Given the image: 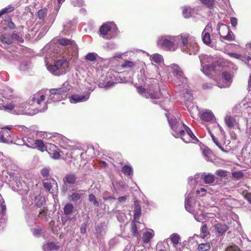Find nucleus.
Segmentation results:
<instances>
[{
  "label": "nucleus",
  "instance_id": "f257e3e1",
  "mask_svg": "<svg viewBox=\"0 0 251 251\" xmlns=\"http://www.w3.org/2000/svg\"><path fill=\"white\" fill-rule=\"evenodd\" d=\"M177 49L189 55H195L199 50V47L195 37L188 33H182L177 35Z\"/></svg>",
  "mask_w": 251,
  "mask_h": 251
},
{
  "label": "nucleus",
  "instance_id": "f03ea898",
  "mask_svg": "<svg viewBox=\"0 0 251 251\" xmlns=\"http://www.w3.org/2000/svg\"><path fill=\"white\" fill-rule=\"evenodd\" d=\"M185 208L188 212L194 216L195 220L198 222H202L205 220L203 206L192 198L191 193H189L186 197Z\"/></svg>",
  "mask_w": 251,
  "mask_h": 251
},
{
  "label": "nucleus",
  "instance_id": "7ed1b4c3",
  "mask_svg": "<svg viewBox=\"0 0 251 251\" xmlns=\"http://www.w3.org/2000/svg\"><path fill=\"white\" fill-rule=\"evenodd\" d=\"M166 116L172 129V134L175 138H181L183 141L188 142V141L185 138V132L184 128L185 125L180 121L178 114L176 117L172 114H166Z\"/></svg>",
  "mask_w": 251,
  "mask_h": 251
},
{
  "label": "nucleus",
  "instance_id": "20e7f679",
  "mask_svg": "<svg viewBox=\"0 0 251 251\" xmlns=\"http://www.w3.org/2000/svg\"><path fill=\"white\" fill-rule=\"evenodd\" d=\"M70 85L64 83L61 87L50 89L47 102L59 101L65 99L67 97L68 92L70 89Z\"/></svg>",
  "mask_w": 251,
  "mask_h": 251
},
{
  "label": "nucleus",
  "instance_id": "39448f33",
  "mask_svg": "<svg viewBox=\"0 0 251 251\" xmlns=\"http://www.w3.org/2000/svg\"><path fill=\"white\" fill-rule=\"evenodd\" d=\"M177 35H166L159 37L157 41V46L166 50L175 51L177 49Z\"/></svg>",
  "mask_w": 251,
  "mask_h": 251
},
{
  "label": "nucleus",
  "instance_id": "423d86ee",
  "mask_svg": "<svg viewBox=\"0 0 251 251\" xmlns=\"http://www.w3.org/2000/svg\"><path fill=\"white\" fill-rule=\"evenodd\" d=\"M69 68V62L66 58L56 61L53 65H47L48 70L55 75H60L66 74Z\"/></svg>",
  "mask_w": 251,
  "mask_h": 251
},
{
  "label": "nucleus",
  "instance_id": "0eeeda50",
  "mask_svg": "<svg viewBox=\"0 0 251 251\" xmlns=\"http://www.w3.org/2000/svg\"><path fill=\"white\" fill-rule=\"evenodd\" d=\"M62 140V142L60 143V146L64 150L60 151L59 152L57 151H54L51 156L53 159H59L60 157V152L63 154H65L68 157H72V151L75 149V147L69 144V143H71V142L66 138L63 137Z\"/></svg>",
  "mask_w": 251,
  "mask_h": 251
},
{
  "label": "nucleus",
  "instance_id": "6e6552de",
  "mask_svg": "<svg viewBox=\"0 0 251 251\" xmlns=\"http://www.w3.org/2000/svg\"><path fill=\"white\" fill-rule=\"evenodd\" d=\"M100 32L102 37L110 39L118 33V28L113 22H107L100 27Z\"/></svg>",
  "mask_w": 251,
  "mask_h": 251
},
{
  "label": "nucleus",
  "instance_id": "1a4fd4ad",
  "mask_svg": "<svg viewBox=\"0 0 251 251\" xmlns=\"http://www.w3.org/2000/svg\"><path fill=\"white\" fill-rule=\"evenodd\" d=\"M182 94L185 100H186V102L185 103L186 106L189 111L191 116L193 118H194L196 114L197 113H199V111L198 109V107L193 103H191L193 100V97L192 95L191 91L188 89H185L183 90Z\"/></svg>",
  "mask_w": 251,
  "mask_h": 251
},
{
  "label": "nucleus",
  "instance_id": "9d476101",
  "mask_svg": "<svg viewBox=\"0 0 251 251\" xmlns=\"http://www.w3.org/2000/svg\"><path fill=\"white\" fill-rule=\"evenodd\" d=\"M23 141L24 144L28 148L37 149L42 152L46 150L47 147L42 140L34 139L29 136L24 138Z\"/></svg>",
  "mask_w": 251,
  "mask_h": 251
},
{
  "label": "nucleus",
  "instance_id": "9b49d317",
  "mask_svg": "<svg viewBox=\"0 0 251 251\" xmlns=\"http://www.w3.org/2000/svg\"><path fill=\"white\" fill-rule=\"evenodd\" d=\"M169 70L175 77V81L178 85L185 84L187 82V78L181 68L176 64H172L169 66Z\"/></svg>",
  "mask_w": 251,
  "mask_h": 251
},
{
  "label": "nucleus",
  "instance_id": "f8f14e48",
  "mask_svg": "<svg viewBox=\"0 0 251 251\" xmlns=\"http://www.w3.org/2000/svg\"><path fill=\"white\" fill-rule=\"evenodd\" d=\"M202 71L206 75H209L213 70L214 58L211 55H202L200 56Z\"/></svg>",
  "mask_w": 251,
  "mask_h": 251
},
{
  "label": "nucleus",
  "instance_id": "ddd939ff",
  "mask_svg": "<svg viewBox=\"0 0 251 251\" xmlns=\"http://www.w3.org/2000/svg\"><path fill=\"white\" fill-rule=\"evenodd\" d=\"M203 178L206 184H211L215 181V176L213 175L208 174L204 175V174H196L194 177L191 176L189 178L188 183L191 186H195L199 182V178Z\"/></svg>",
  "mask_w": 251,
  "mask_h": 251
},
{
  "label": "nucleus",
  "instance_id": "4468645a",
  "mask_svg": "<svg viewBox=\"0 0 251 251\" xmlns=\"http://www.w3.org/2000/svg\"><path fill=\"white\" fill-rule=\"evenodd\" d=\"M156 91L152 88H150V90L147 91L144 88L138 87H137V91L140 95L147 98H151L155 100L162 99L161 94L160 92H157L158 87L156 86Z\"/></svg>",
  "mask_w": 251,
  "mask_h": 251
},
{
  "label": "nucleus",
  "instance_id": "2eb2a0df",
  "mask_svg": "<svg viewBox=\"0 0 251 251\" xmlns=\"http://www.w3.org/2000/svg\"><path fill=\"white\" fill-rule=\"evenodd\" d=\"M45 98V95L44 91L38 92L36 94L32 95L29 99V102L33 103H36L38 105L41 104L42 102L43 104L42 108L39 107L38 111L40 112H44L47 109V105L46 102H44Z\"/></svg>",
  "mask_w": 251,
  "mask_h": 251
},
{
  "label": "nucleus",
  "instance_id": "dca6fc26",
  "mask_svg": "<svg viewBox=\"0 0 251 251\" xmlns=\"http://www.w3.org/2000/svg\"><path fill=\"white\" fill-rule=\"evenodd\" d=\"M218 30L221 37L224 40L228 41L234 40V36L227 25L223 24L219 25Z\"/></svg>",
  "mask_w": 251,
  "mask_h": 251
},
{
  "label": "nucleus",
  "instance_id": "f3484780",
  "mask_svg": "<svg viewBox=\"0 0 251 251\" xmlns=\"http://www.w3.org/2000/svg\"><path fill=\"white\" fill-rule=\"evenodd\" d=\"M63 190L65 191L68 190V186L75 184L78 182V178L73 173L67 174L63 178Z\"/></svg>",
  "mask_w": 251,
  "mask_h": 251
},
{
  "label": "nucleus",
  "instance_id": "a211bd4d",
  "mask_svg": "<svg viewBox=\"0 0 251 251\" xmlns=\"http://www.w3.org/2000/svg\"><path fill=\"white\" fill-rule=\"evenodd\" d=\"M212 31V27L211 24L209 23L203 29L201 34L202 41L206 45H209L211 44L210 33Z\"/></svg>",
  "mask_w": 251,
  "mask_h": 251
},
{
  "label": "nucleus",
  "instance_id": "6ab92c4d",
  "mask_svg": "<svg viewBox=\"0 0 251 251\" xmlns=\"http://www.w3.org/2000/svg\"><path fill=\"white\" fill-rule=\"evenodd\" d=\"M232 75L229 72H224L222 73V78L225 80L226 82H224L223 84L218 82V86L221 88L229 87L232 83Z\"/></svg>",
  "mask_w": 251,
  "mask_h": 251
},
{
  "label": "nucleus",
  "instance_id": "aec40b11",
  "mask_svg": "<svg viewBox=\"0 0 251 251\" xmlns=\"http://www.w3.org/2000/svg\"><path fill=\"white\" fill-rule=\"evenodd\" d=\"M90 93L88 92L84 94H74L70 98V102L76 103L87 101L90 97Z\"/></svg>",
  "mask_w": 251,
  "mask_h": 251
},
{
  "label": "nucleus",
  "instance_id": "412c9836",
  "mask_svg": "<svg viewBox=\"0 0 251 251\" xmlns=\"http://www.w3.org/2000/svg\"><path fill=\"white\" fill-rule=\"evenodd\" d=\"M200 118L202 121L207 122H212L215 119L212 112L208 109H205L201 112Z\"/></svg>",
  "mask_w": 251,
  "mask_h": 251
},
{
  "label": "nucleus",
  "instance_id": "4be33fe9",
  "mask_svg": "<svg viewBox=\"0 0 251 251\" xmlns=\"http://www.w3.org/2000/svg\"><path fill=\"white\" fill-rule=\"evenodd\" d=\"M184 131L185 132V139L187 141H189L188 142L183 141L185 143H188L191 142V140H198L197 138L195 136V135L193 134L191 130L187 126L185 125L184 128Z\"/></svg>",
  "mask_w": 251,
  "mask_h": 251
},
{
  "label": "nucleus",
  "instance_id": "5701e85b",
  "mask_svg": "<svg viewBox=\"0 0 251 251\" xmlns=\"http://www.w3.org/2000/svg\"><path fill=\"white\" fill-rule=\"evenodd\" d=\"M57 42L58 44L62 46H67L70 45L74 49L76 48V45L74 41L67 38H61L58 39Z\"/></svg>",
  "mask_w": 251,
  "mask_h": 251
},
{
  "label": "nucleus",
  "instance_id": "b1692460",
  "mask_svg": "<svg viewBox=\"0 0 251 251\" xmlns=\"http://www.w3.org/2000/svg\"><path fill=\"white\" fill-rule=\"evenodd\" d=\"M20 107L19 103L11 101L5 104L3 110L7 112H11L15 108Z\"/></svg>",
  "mask_w": 251,
  "mask_h": 251
},
{
  "label": "nucleus",
  "instance_id": "393cba45",
  "mask_svg": "<svg viewBox=\"0 0 251 251\" xmlns=\"http://www.w3.org/2000/svg\"><path fill=\"white\" fill-rule=\"evenodd\" d=\"M214 228L219 235H222L227 230L228 227L225 224L218 223L214 225Z\"/></svg>",
  "mask_w": 251,
  "mask_h": 251
},
{
  "label": "nucleus",
  "instance_id": "a878e982",
  "mask_svg": "<svg viewBox=\"0 0 251 251\" xmlns=\"http://www.w3.org/2000/svg\"><path fill=\"white\" fill-rule=\"evenodd\" d=\"M3 97L7 99H12L16 97V94L14 90L9 87H7L3 91Z\"/></svg>",
  "mask_w": 251,
  "mask_h": 251
},
{
  "label": "nucleus",
  "instance_id": "bb28decb",
  "mask_svg": "<svg viewBox=\"0 0 251 251\" xmlns=\"http://www.w3.org/2000/svg\"><path fill=\"white\" fill-rule=\"evenodd\" d=\"M0 41L7 45H11L13 43L12 36L11 34L3 33L0 36Z\"/></svg>",
  "mask_w": 251,
  "mask_h": 251
},
{
  "label": "nucleus",
  "instance_id": "cd10ccee",
  "mask_svg": "<svg viewBox=\"0 0 251 251\" xmlns=\"http://www.w3.org/2000/svg\"><path fill=\"white\" fill-rule=\"evenodd\" d=\"M141 214V208L139 201H135L134 204V218L137 220Z\"/></svg>",
  "mask_w": 251,
  "mask_h": 251
},
{
  "label": "nucleus",
  "instance_id": "c85d7f7f",
  "mask_svg": "<svg viewBox=\"0 0 251 251\" xmlns=\"http://www.w3.org/2000/svg\"><path fill=\"white\" fill-rule=\"evenodd\" d=\"M154 231L152 229H150L149 231L145 232L143 235L142 239L145 243H149L151 239L154 236Z\"/></svg>",
  "mask_w": 251,
  "mask_h": 251
},
{
  "label": "nucleus",
  "instance_id": "c756f323",
  "mask_svg": "<svg viewBox=\"0 0 251 251\" xmlns=\"http://www.w3.org/2000/svg\"><path fill=\"white\" fill-rule=\"evenodd\" d=\"M60 246L58 244H55L53 242H49L47 244L43 246V248L45 251L48 250H58L59 249Z\"/></svg>",
  "mask_w": 251,
  "mask_h": 251
},
{
  "label": "nucleus",
  "instance_id": "7c9ffc66",
  "mask_svg": "<svg viewBox=\"0 0 251 251\" xmlns=\"http://www.w3.org/2000/svg\"><path fill=\"white\" fill-rule=\"evenodd\" d=\"M52 183L48 181H45L43 182L44 187L50 193H54V191L52 189L53 185H55L57 187V183L54 180H52Z\"/></svg>",
  "mask_w": 251,
  "mask_h": 251
},
{
  "label": "nucleus",
  "instance_id": "2f4dec72",
  "mask_svg": "<svg viewBox=\"0 0 251 251\" xmlns=\"http://www.w3.org/2000/svg\"><path fill=\"white\" fill-rule=\"evenodd\" d=\"M225 122L226 125L229 127H232L237 124L235 119L230 116L225 117Z\"/></svg>",
  "mask_w": 251,
  "mask_h": 251
},
{
  "label": "nucleus",
  "instance_id": "473e14b6",
  "mask_svg": "<svg viewBox=\"0 0 251 251\" xmlns=\"http://www.w3.org/2000/svg\"><path fill=\"white\" fill-rule=\"evenodd\" d=\"M122 172L125 175L130 176L133 175V170L131 166L125 165L122 168Z\"/></svg>",
  "mask_w": 251,
  "mask_h": 251
},
{
  "label": "nucleus",
  "instance_id": "72a5a7b5",
  "mask_svg": "<svg viewBox=\"0 0 251 251\" xmlns=\"http://www.w3.org/2000/svg\"><path fill=\"white\" fill-rule=\"evenodd\" d=\"M83 196V194L74 192L70 195L69 199L73 202H77Z\"/></svg>",
  "mask_w": 251,
  "mask_h": 251
},
{
  "label": "nucleus",
  "instance_id": "f704fd0d",
  "mask_svg": "<svg viewBox=\"0 0 251 251\" xmlns=\"http://www.w3.org/2000/svg\"><path fill=\"white\" fill-rule=\"evenodd\" d=\"M74 206L71 203H67L64 207V213L66 215H69L72 213Z\"/></svg>",
  "mask_w": 251,
  "mask_h": 251
},
{
  "label": "nucleus",
  "instance_id": "c9c22d12",
  "mask_svg": "<svg viewBox=\"0 0 251 251\" xmlns=\"http://www.w3.org/2000/svg\"><path fill=\"white\" fill-rule=\"evenodd\" d=\"M98 57V55L96 53L89 52L85 55V59L87 61L93 62L96 60Z\"/></svg>",
  "mask_w": 251,
  "mask_h": 251
},
{
  "label": "nucleus",
  "instance_id": "e433bc0d",
  "mask_svg": "<svg viewBox=\"0 0 251 251\" xmlns=\"http://www.w3.org/2000/svg\"><path fill=\"white\" fill-rule=\"evenodd\" d=\"M150 59L155 63H159L163 60L162 55L158 53H155L151 56Z\"/></svg>",
  "mask_w": 251,
  "mask_h": 251
},
{
  "label": "nucleus",
  "instance_id": "4c0bfd02",
  "mask_svg": "<svg viewBox=\"0 0 251 251\" xmlns=\"http://www.w3.org/2000/svg\"><path fill=\"white\" fill-rule=\"evenodd\" d=\"M136 66L137 64L136 62L126 60L122 64V67L123 68H134Z\"/></svg>",
  "mask_w": 251,
  "mask_h": 251
},
{
  "label": "nucleus",
  "instance_id": "58836bf2",
  "mask_svg": "<svg viewBox=\"0 0 251 251\" xmlns=\"http://www.w3.org/2000/svg\"><path fill=\"white\" fill-rule=\"evenodd\" d=\"M170 239L173 245L176 247L179 243L180 236L177 233H173L170 236Z\"/></svg>",
  "mask_w": 251,
  "mask_h": 251
},
{
  "label": "nucleus",
  "instance_id": "ea45409f",
  "mask_svg": "<svg viewBox=\"0 0 251 251\" xmlns=\"http://www.w3.org/2000/svg\"><path fill=\"white\" fill-rule=\"evenodd\" d=\"M208 132L211 135V137L214 143L220 149L223 151L226 152V151L224 150L223 147L221 145V144L218 142V139L214 136V135L212 133L211 130L208 128Z\"/></svg>",
  "mask_w": 251,
  "mask_h": 251
},
{
  "label": "nucleus",
  "instance_id": "a19ab883",
  "mask_svg": "<svg viewBox=\"0 0 251 251\" xmlns=\"http://www.w3.org/2000/svg\"><path fill=\"white\" fill-rule=\"evenodd\" d=\"M210 249V245L208 243L200 244L198 247L199 251H208Z\"/></svg>",
  "mask_w": 251,
  "mask_h": 251
},
{
  "label": "nucleus",
  "instance_id": "79ce46f5",
  "mask_svg": "<svg viewBox=\"0 0 251 251\" xmlns=\"http://www.w3.org/2000/svg\"><path fill=\"white\" fill-rule=\"evenodd\" d=\"M192 9L190 7L185 6L183 8L182 14L185 18H188L191 16Z\"/></svg>",
  "mask_w": 251,
  "mask_h": 251
},
{
  "label": "nucleus",
  "instance_id": "37998d69",
  "mask_svg": "<svg viewBox=\"0 0 251 251\" xmlns=\"http://www.w3.org/2000/svg\"><path fill=\"white\" fill-rule=\"evenodd\" d=\"M47 9H42L39 10L37 12V15L40 19H44L47 14Z\"/></svg>",
  "mask_w": 251,
  "mask_h": 251
},
{
  "label": "nucleus",
  "instance_id": "c03bdc74",
  "mask_svg": "<svg viewBox=\"0 0 251 251\" xmlns=\"http://www.w3.org/2000/svg\"><path fill=\"white\" fill-rule=\"evenodd\" d=\"M141 65L142 66V69L141 70V73H143V74H144V75H145V72H146V70H145V69H147L148 68H150V69H151L152 68H154L155 69H156V66L153 63H151V65H149V66H146L145 65V63H143V62H141Z\"/></svg>",
  "mask_w": 251,
  "mask_h": 251
},
{
  "label": "nucleus",
  "instance_id": "a18cd8bd",
  "mask_svg": "<svg viewBox=\"0 0 251 251\" xmlns=\"http://www.w3.org/2000/svg\"><path fill=\"white\" fill-rule=\"evenodd\" d=\"M11 35L12 36L13 43L14 42V40H16L19 43H23L24 42L23 38L20 35L16 33H12Z\"/></svg>",
  "mask_w": 251,
  "mask_h": 251
},
{
  "label": "nucleus",
  "instance_id": "49530a36",
  "mask_svg": "<svg viewBox=\"0 0 251 251\" xmlns=\"http://www.w3.org/2000/svg\"><path fill=\"white\" fill-rule=\"evenodd\" d=\"M50 169L49 168H44L41 171V175L43 177L47 179L49 177V172Z\"/></svg>",
  "mask_w": 251,
  "mask_h": 251
},
{
  "label": "nucleus",
  "instance_id": "de8ad7c7",
  "mask_svg": "<svg viewBox=\"0 0 251 251\" xmlns=\"http://www.w3.org/2000/svg\"><path fill=\"white\" fill-rule=\"evenodd\" d=\"M240 60L243 61L245 64H247L249 66L251 67V58L250 56L241 55Z\"/></svg>",
  "mask_w": 251,
  "mask_h": 251
},
{
  "label": "nucleus",
  "instance_id": "09e8293b",
  "mask_svg": "<svg viewBox=\"0 0 251 251\" xmlns=\"http://www.w3.org/2000/svg\"><path fill=\"white\" fill-rule=\"evenodd\" d=\"M15 9V7L11 5H9L7 7H6L4 8H3L0 10L1 13H2V14H4L5 13H9L10 12L13 11Z\"/></svg>",
  "mask_w": 251,
  "mask_h": 251
},
{
  "label": "nucleus",
  "instance_id": "8fccbe9b",
  "mask_svg": "<svg viewBox=\"0 0 251 251\" xmlns=\"http://www.w3.org/2000/svg\"><path fill=\"white\" fill-rule=\"evenodd\" d=\"M232 176L236 179H239L244 176V174L242 171H235L232 173Z\"/></svg>",
  "mask_w": 251,
  "mask_h": 251
},
{
  "label": "nucleus",
  "instance_id": "3c124183",
  "mask_svg": "<svg viewBox=\"0 0 251 251\" xmlns=\"http://www.w3.org/2000/svg\"><path fill=\"white\" fill-rule=\"evenodd\" d=\"M200 1L210 8L213 7L214 2V0H200Z\"/></svg>",
  "mask_w": 251,
  "mask_h": 251
},
{
  "label": "nucleus",
  "instance_id": "603ef678",
  "mask_svg": "<svg viewBox=\"0 0 251 251\" xmlns=\"http://www.w3.org/2000/svg\"><path fill=\"white\" fill-rule=\"evenodd\" d=\"M89 200L90 201L93 202L94 205L97 207L100 206L99 202L97 201L96 197L93 194L89 195Z\"/></svg>",
  "mask_w": 251,
  "mask_h": 251
},
{
  "label": "nucleus",
  "instance_id": "864d4df0",
  "mask_svg": "<svg viewBox=\"0 0 251 251\" xmlns=\"http://www.w3.org/2000/svg\"><path fill=\"white\" fill-rule=\"evenodd\" d=\"M115 83L111 81H108L105 84L100 83L99 86L100 87H104L107 89L113 87L115 85Z\"/></svg>",
  "mask_w": 251,
  "mask_h": 251
},
{
  "label": "nucleus",
  "instance_id": "5fc2aeb1",
  "mask_svg": "<svg viewBox=\"0 0 251 251\" xmlns=\"http://www.w3.org/2000/svg\"><path fill=\"white\" fill-rule=\"evenodd\" d=\"M215 174L221 177H226L227 176V172L224 170H218L215 172Z\"/></svg>",
  "mask_w": 251,
  "mask_h": 251
},
{
  "label": "nucleus",
  "instance_id": "6e6d98bb",
  "mask_svg": "<svg viewBox=\"0 0 251 251\" xmlns=\"http://www.w3.org/2000/svg\"><path fill=\"white\" fill-rule=\"evenodd\" d=\"M201 232L203 234V237H205L209 234V232L207 229V227L206 224L202 225L201 229Z\"/></svg>",
  "mask_w": 251,
  "mask_h": 251
},
{
  "label": "nucleus",
  "instance_id": "4d7b16f0",
  "mask_svg": "<svg viewBox=\"0 0 251 251\" xmlns=\"http://www.w3.org/2000/svg\"><path fill=\"white\" fill-rule=\"evenodd\" d=\"M29 64L27 62H24L21 63L20 66V69L22 71H25L29 67Z\"/></svg>",
  "mask_w": 251,
  "mask_h": 251
},
{
  "label": "nucleus",
  "instance_id": "13d9d810",
  "mask_svg": "<svg viewBox=\"0 0 251 251\" xmlns=\"http://www.w3.org/2000/svg\"><path fill=\"white\" fill-rule=\"evenodd\" d=\"M71 3L74 6H81L83 4L82 0H71Z\"/></svg>",
  "mask_w": 251,
  "mask_h": 251
},
{
  "label": "nucleus",
  "instance_id": "bf43d9fd",
  "mask_svg": "<svg viewBox=\"0 0 251 251\" xmlns=\"http://www.w3.org/2000/svg\"><path fill=\"white\" fill-rule=\"evenodd\" d=\"M202 154L205 157L206 160H209L210 155L211 154V152L209 150L207 149H204L202 151Z\"/></svg>",
  "mask_w": 251,
  "mask_h": 251
},
{
  "label": "nucleus",
  "instance_id": "052dcab7",
  "mask_svg": "<svg viewBox=\"0 0 251 251\" xmlns=\"http://www.w3.org/2000/svg\"><path fill=\"white\" fill-rule=\"evenodd\" d=\"M239 249L236 245L230 246L227 247L225 251H239Z\"/></svg>",
  "mask_w": 251,
  "mask_h": 251
},
{
  "label": "nucleus",
  "instance_id": "680f3d73",
  "mask_svg": "<svg viewBox=\"0 0 251 251\" xmlns=\"http://www.w3.org/2000/svg\"><path fill=\"white\" fill-rule=\"evenodd\" d=\"M131 231L134 235H136L138 234L137 226L135 223H131Z\"/></svg>",
  "mask_w": 251,
  "mask_h": 251
},
{
  "label": "nucleus",
  "instance_id": "e2e57ef3",
  "mask_svg": "<svg viewBox=\"0 0 251 251\" xmlns=\"http://www.w3.org/2000/svg\"><path fill=\"white\" fill-rule=\"evenodd\" d=\"M33 234L35 236H39L41 234V229L39 228L32 229Z\"/></svg>",
  "mask_w": 251,
  "mask_h": 251
},
{
  "label": "nucleus",
  "instance_id": "0e129e2a",
  "mask_svg": "<svg viewBox=\"0 0 251 251\" xmlns=\"http://www.w3.org/2000/svg\"><path fill=\"white\" fill-rule=\"evenodd\" d=\"M47 214V210L46 209H41V210L39 211V214L38 215V217L43 219L46 217V216Z\"/></svg>",
  "mask_w": 251,
  "mask_h": 251
},
{
  "label": "nucleus",
  "instance_id": "69168bd1",
  "mask_svg": "<svg viewBox=\"0 0 251 251\" xmlns=\"http://www.w3.org/2000/svg\"><path fill=\"white\" fill-rule=\"evenodd\" d=\"M0 142L4 143H8V140L4 137L2 132L0 133Z\"/></svg>",
  "mask_w": 251,
  "mask_h": 251
},
{
  "label": "nucleus",
  "instance_id": "338daca9",
  "mask_svg": "<svg viewBox=\"0 0 251 251\" xmlns=\"http://www.w3.org/2000/svg\"><path fill=\"white\" fill-rule=\"evenodd\" d=\"M244 198L251 204V193H246L244 195Z\"/></svg>",
  "mask_w": 251,
  "mask_h": 251
},
{
  "label": "nucleus",
  "instance_id": "774afa93",
  "mask_svg": "<svg viewBox=\"0 0 251 251\" xmlns=\"http://www.w3.org/2000/svg\"><path fill=\"white\" fill-rule=\"evenodd\" d=\"M135 251H147V250L143 246H136L134 248Z\"/></svg>",
  "mask_w": 251,
  "mask_h": 251
}]
</instances>
